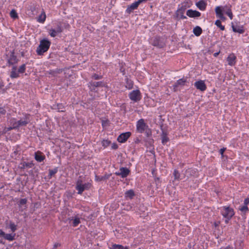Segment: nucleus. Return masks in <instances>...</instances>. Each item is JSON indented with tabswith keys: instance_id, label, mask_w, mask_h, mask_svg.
Returning <instances> with one entry per match:
<instances>
[{
	"instance_id": "1",
	"label": "nucleus",
	"mask_w": 249,
	"mask_h": 249,
	"mask_svg": "<svg viewBox=\"0 0 249 249\" xmlns=\"http://www.w3.org/2000/svg\"><path fill=\"white\" fill-rule=\"evenodd\" d=\"M104 86V84L102 81L91 82L89 84V94L92 97V99H96L100 97L98 88Z\"/></svg>"
},
{
	"instance_id": "2",
	"label": "nucleus",
	"mask_w": 249,
	"mask_h": 249,
	"mask_svg": "<svg viewBox=\"0 0 249 249\" xmlns=\"http://www.w3.org/2000/svg\"><path fill=\"white\" fill-rule=\"evenodd\" d=\"M51 44V42L47 39L41 40L36 50L37 54L39 55H43L49 50Z\"/></svg>"
},
{
	"instance_id": "3",
	"label": "nucleus",
	"mask_w": 249,
	"mask_h": 249,
	"mask_svg": "<svg viewBox=\"0 0 249 249\" xmlns=\"http://www.w3.org/2000/svg\"><path fill=\"white\" fill-rule=\"evenodd\" d=\"M220 213L225 218L226 223H228L229 220L231 219L234 214L233 209L228 206H223L221 207L220 208Z\"/></svg>"
},
{
	"instance_id": "4",
	"label": "nucleus",
	"mask_w": 249,
	"mask_h": 249,
	"mask_svg": "<svg viewBox=\"0 0 249 249\" xmlns=\"http://www.w3.org/2000/svg\"><path fill=\"white\" fill-rule=\"evenodd\" d=\"M149 130L148 125L143 119H140L136 123V131L139 133H147Z\"/></svg>"
},
{
	"instance_id": "5",
	"label": "nucleus",
	"mask_w": 249,
	"mask_h": 249,
	"mask_svg": "<svg viewBox=\"0 0 249 249\" xmlns=\"http://www.w3.org/2000/svg\"><path fill=\"white\" fill-rule=\"evenodd\" d=\"M91 184L89 182L83 184L81 181L78 180L76 183V189L78 190V193L81 194L85 190L89 188Z\"/></svg>"
},
{
	"instance_id": "6",
	"label": "nucleus",
	"mask_w": 249,
	"mask_h": 249,
	"mask_svg": "<svg viewBox=\"0 0 249 249\" xmlns=\"http://www.w3.org/2000/svg\"><path fill=\"white\" fill-rule=\"evenodd\" d=\"M226 8L227 6L224 7L216 6L215 8L216 17L219 18L222 20H225L226 18L224 16L223 12L225 11V9Z\"/></svg>"
},
{
	"instance_id": "7",
	"label": "nucleus",
	"mask_w": 249,
	"mask_h": 249,
	"mask_svg": "<svg viewBox=\"0 0 249 249\" xmlns=\"http://www.w3.org/2000/svg\"><path fill=\"white\" fill-rule=\"evenodd\" d=\"M129 98L134 102H137L141 99V92L139 90H134L129 94Z\"/></svg>"
},
{
	"instance_id": "8",
	"label": "nucleus",
	"mask_w": 249,
	"mask_h": 249,
	"mask_svg": "<svg viewBox=\"0 0 249 249\" xmlns=\"http://www.w3.org/2000/svg\"><path fill=\"white\" fill-rule=\"evenodd\" d=\"M236 56L233 53H231L228 56L226 61L228 65L230 66H234L236 63Z\"/></svg>"
},
{
	"instance_id": "9",
	"label": "nucleus",
	"mask_w": 249,
	"mask_h": 249,
	"mask_svg": "<svg viewBox=\"0 0 249 249\" xmlns=\"http://www.w3.org/2000/svg\"><path fill=\"white\" fill-rule=\"evenodd\" d=\"M185 9L186 7L185 6H181L178 8L176 12L177 17L181 19H186L187 17L184 15Z\"/></svg>"
},
{
	"instance_id": "10",
	"label": "nucleus",
	"mask_w": 249,
	"mask_h": 249,
	"mask_svg": "<svg viewBox=\"0 0 249 249\" xmlns=\"http://www.w3.org/2000/svg\"><path fill=\"white\" fill-rule=\"evenodd\" d=\"M130 136L131 132H130L123 133L118 136L117 140L119 142L124 143L127 141Z\"/></svg>"
},
{
	"instance_id": "11",
	"label": "nucleus",
	"mask_w": 249,
	"mask_h": 249,
	"mask_svg": "<svg viewBox=\"0 0 249 249\" xmlns=\"http://www.w3.org/2000/svg\"><path fill=\"white\" fill-rule=\"evenodd\" d=\"M194 86L197 89H199L201 91H205L207 89L206 85L204 81L203 80L196 81L194 83Z\"/></svg>"
},
{
	"instance_id": "12",
	"label": "nucleus",
	"mask_w": 249,
	"mask_h": 249,
	"mask_svg": "<svg viewBox=\"0 0 249 249\" xmlns=\"http://www.w3.org/2000/svg\"><path fill=\"white\" fill-rule=\"evenodd\" d=\"M139 5L140 4L137 1L132 3L127 6L125 10V13L128 14H131L134 10L137 9Z\"/></svg>"
},
{
	"instance_id": "13",
	"label": "nucleus",
	"mask_w": 249,
	"mask_h": 249,
	"mask_svg": "<svg viewBox=\"0 0 249 249\" xmlns=\"http://www.w3.org/2000/svg\"><path fill=\"white\" fill-rule=\"evenodd\" d=\"M186 15L190 18H196L199 17L201 16V13L196 10L189 9L186 11Z\"/></svg>"
},
{
	"instance_id": "14",
	"label": "nucleus",
	"mask_w": 249,
	"mask_h": 249,
	"mask_svg": "<svg viewBox=\"0 0 249 249\" xmlns=\"http://www.w3.org/2000/svg\"><path fill=\"white\" fill-rule=\"evenodd\" d=\"M2 236L4 239L8 241H13L15 236V233L6 234L1 230H0V237Z\"/></svg>"
},
{
	"instance_id": "15",
	"label": "nucleus",
	"mask_w": 249,
	"mask_h": 249,
	"mask_svg": "<svg viewBox=\"0 0 249 249\" xmlns=\"http://www.w3.org/2000/svg\"><path fill=\"white\" fill-rule=\"evenodd\" d=\"M129 172V170L127 168L122 167L120 169V172L117 173L116 174L120 176L122 178H125L128 175Z\"/></svg>"
},
{
	"instance_id": "16",
	"label": "nucleus",
	"mask_w": 249,
	"mask_h": 249,
	"mask_svg": "<svg viewBox=\"0 0 249 249\" xmlns=\"http://www.w3.org/2000/svg\"><path fill=\"white\" fill-rule=\"evenodd\" d=\"M196 5L200 10L204 11L206 10L207 4L204 0H200L197 2Z\"/></svg>"
},
{
	"instance_id": "17",
	"label": "nucleus",
	"mask_w": 249,
	"mask_h": 249,
	"mask_svg": "<svg viewBox=\"0 0 249 249\" xmlns=\"http://www.w3.org/2000/svg\"><path fill=\"white\" fill-rule=\"evenodd\" d=\"M18 62V60L17 59V57L16 55H14V54L13 53H12L9 59H8V63L9 65H14L15 64H17Z\"/></svg>"
},
{
	"instance_id": "18",
	"label": "nucleus",
	"mask_w": 249,
	"mask_h": 249,
	"mask_svg": "<svg viewBox=\"0 0 249 249\" xmlns=\"http://www.w3.org/2000/svg\"><path fill=\"white\" fill-rule=\"evenodd\" d=\"M232 29L234 32L238 33L239 34H243L245 32L244 27L243 26H232Z\"/></svg>"
},
{
	"instance_id": "19",
	"label": "nucleus",
	"mask_w": 249,
	"mask_h": 249,
	"mask_svg": "<svg viewBox=\"0 0 249 249\" xmlns=\"http://www.w3.org/2000/svg\"><path fill=\"white\" fill-rule=\"evenodd\" d=\"M46 18V15L45 11L42 9L41 14L37 18V21L39 23H43Z\"/></svg>"
},
{
	"instance_id": "20",
	"label": "nucleus",
	"mask_w": 249,
	"mask_h": 249,
	"mask_svg": "<svg viewBox=\"0 0 249 249\" xmlns=\"http://www.w3.org/2000/svg\"><path fill=\"white\" fill-rule=\"evenodd\" d=\"M10 77L11 78H16L19 77V73L17 71V67L13 66L10 73Z\"/></svg>"
},
{
	"instance_id": "21",
	"label": "nucleus",
	"mask_w": 249,
	"mask_h": 249,
	"mask_svg": "<svg viewBox=\"0 0 249 249\" xmlns=\"http://www.w3.org/2000/svg\"><path fill=\"white\" fill-rule=\"evenodd\" d=\"M202 33V30L200 27L197 26L193 29V33L196 36H199Z\"/></svg>"
},
{
	"instance_id": "22",
	"label": "nucleus",
	"mask_w": 249,
	"mask_h": 249,
	"mask_svg": "<svg viewBox=\"0 0 249 249\" xmlns=\"http://www.w3.org/2000/svg\"><path fill=\"white\" fill-rule=\"evenodd\" d=\"M35 159L38 162L42 161L44 159V156L42 154L41 152L35 153Z\"/></svg>"
},
{
	"instance_id": "23",
	"label": "nucleus",
	"mask_w": 249,
	"mask_h": 249,
	"mask_svg": "<svg viewBox=\"0 0 249 249\" xmlns=\"http://www.w3.org/2000/svg\"><path fill=\"white\" fill-rule=\"evenodd\" d=\"M151 43L152 45L154 46L160 47V39L158 36H156L152 38L151 39Z\"/></svg>"
},
{
	"instance_id": "24",
	"label": "nucleus",
	"mask_w": 249,
	"mask_h": 249,
	"mask_svg": "<svg viewBox=\"0 0 249 249\" xmlns=\"http://www.w3.org/2000/svg\"><path fill=\"white\" fill-rule=\"evenodd\" d=\"M225 14L229 16L231 19H232L233 15L230 7L227 6V8L225 9Z\"/></svg>"
},
{
	"instance_id": "25",
	"label": "nucleus",
	"mask_w": 249,
	"mask_h": 249,
	"mask_svg": "<svg viewBox=\"0 0 249 249\" xmlns=\"http://www.w3.org/2000/svg\"><path fill=\"white\" fill-rule=\"evenodd\" d=\"M134 196V193L133 191L130 190L127 191L125 193V197L126 198H129L130 199H132Z\"/></svg>"
},
{
	"instance_id": "26",
	"label": "nucleus",
	"mask_w": 249,
	"mask_h": 249,
	"mask_svg": "<svg viewBox=\"0 0 249 249\" xmlns=\"http://www.w3.org/2000/svg\"><path fill=\"white\" fill-rule=\"evenodd\" d=\"M239 210L242 213L245 214L248 212L249 208L248 206L243 205L239 207Z\"/></svg>"
},
{
	"instance_id": "27",
	"label": "nucleus",
	"mask_w": 249,
	"mask_h": 249,
	"mask_svg": "<svg viewBox=\"0 0 249 249\" xmlns=\"http://www.w3.org/2000/svg\"><path fill=\"white\" fill-rule=\"evenodd\" d=\"M110 249H128V248L121 245L113 244Z\"/></svg>"
},
{
	"instance_id": "28",
	"label": "nucleus",
	"mask_w": 249,
	"mask_h": 249,
	"mask_svg": "<svg viewBox=\"0 0 249 249\" xmlns=\"http://www.w3.org/2000/svg\"><path fill=\"white\" fill-rule=\"evenodd\" d=\"M49 35L51 37H55L57 34H58V32H56V30L54 29H51L49 30Z\"/></svg>"
},
{
	"instance_id": "29",
	"label": "nucleus",
	"mask_w": 249,
	"mask_h": 249,
	"mask_svg": "<svg viewBox=\"0 0 249 249\" xmlns=\"http://www.w3.org/2000/svg\"><path fill=\"white\" fill-rule=\"evenodd\" d=\"M215 25L219 28L221 30L224 31L225 30L224 26L222 25L221 22L220 20L217 19L215 22Z\"/></svg>"
},
{
	"instance_id": "30",
	"label": "nucleus",
	"mask_w": 249,
	"mask_h": 249,
	"mask_svg": "<svg viewBox=\"0 0 249 249\" xmlns=\"http://www.w3.org/2000/svg\"><path fill=\"white\" fill-rule=\"evenodd\" d=\"M57 32L59 34L63 32V29L62 26V24L60 22H58L56 25V28L55 29Z\"/></svg>"
},
{
	"instance_id": "31",
	"label": "nucleus",
	"mask_w": 249,
	"mask_h": 249,
	"mask_svg": "<svg viewBox=\"0 0 249 249\" xmlns=\"http://www.w3.org/2000/svg\"><path fill=\"white\" fill-rule=\"evenodd\" d=\"M10 16L14 19L18 18V15L15 10H12L10 13Z\"/></svg>"
},
{
	"instance_id": "32",
	"label": "nucleus",
	"mask_w": 249,
	"mask_h": 249,
	"mask_svg": "<svg viewBox=\"0 0 249 249\" xmlns=\"http://www.w3.org/2000/svg\"><path fill=\"white\" fill-rule=\"evenodd\" d=\"M25 70L26 65L24 64L19 67L18 69V72L19 73H23L25 71Z\"/></svg>"
},
{
	"instance_id": "33",
	"label": "nucleus",
	"mask_w": 249,
	"mask_h": 249,
	"mask_svg": "<svg viewBox=\"0 0 249 249\" xmlns=\"http://www.w3.org/2000/svg\"><path fill=\"white\" fill-rule=\"evenodd\" d=\"M80 222V219L78 217H75L72 222V225L74 227H76Z\"/></svg>"
},
{
	"instance_id": "34",
	"label": "nucleus",
	"mask_w": 249,
	"mask_h": 249,
	"mask_svg": "<svg viewBox=\"0 0 249 249\" xmlns=\"http://www.w3.org/2000/svg\"><path fill=\"white\" fill-rule=\"evenodd\" d=\"M186 82V80L184 78H181L178 80L177 82V85H184L185 83Z\"/></svg>"
},
{
	"instance_id": "35",
	"label": "nucleus",
	"mask_w": 249,
	"mask_h": 249,
	"mask_svg": "<svg viewBox=\"0 0 249 249\" xmlns=\"http://www.w3.org/2000/svg\"><path fill=\"white\" fill-rule=\"evenodd\" d=\"M169 141V139L167 136L165 134L162 135V143L163 144H165L167 143V142Z\"/></svg>"
},
{
	"instance_id": "36",
	"label": "nucleus",
	"mask_w": 249,
	"mask_h": 249,
	"mask_svg": "<svg viewBox=\"0 0 249 249\" xmlns=\"http://www.w3.org/2000/svg\"><path fill=\"white\" fill-rule=\"evenodd\" d=\"M110 143V142L107 140H103L102 143L104 147H106L108 146Z\"/></svg>"
},
{
	"instance_id": "37",
	"label": "nucleus",
	"mask_w": 249,
	"mask_h": 249,
	"mask_svg": "<svg viewBox=\"0 0 249 249\" xmlns=\"http://www.w3.org/2000/svg\"><path fill=\"white\" fill-rule=\"evenodd\" d=\"M9 227L13 232H15L17 230V226L13 223H11Z\"/></svg>"
},
{
	"instance_id": "38",
	"label": "nucleus",
	"mask_w": 249,
	"mask_h": 249,
	"mask_svg": "<svg viewBox=\"0 0 249 249\" xmlns=\"http://www.w3.org/2000/svg\"><path fill=\"white\" fill-rule=\"evenodd\" d=\"M27 201V200L26 198L21 199L18 202V205L20 207H21L22 205L26 204Z\"/></svg>"
},
{
	"instance_id": "39",
	"label": "nucleus",
	"mask_w": 249,
	"mask_h": 249,
	"mask_svg": "<svg viewBox=\"0 0 249 249\" xmlns=\"http://www.w3.org/2000/svg\"><path fill=\"white\" fill-rule=\"evenodd\" d=\"M28 123V121L27 120H19L18 122V126H21V125H24Z\"/></svg>"
},
{
	"instance_id": "40",
	"label": "nucleus",
	"mask_w": 249,
	"mask_h": 249,
	"mask_svg": "<svg viewBox=\"0 0 249 249\" xmlns=\"http://www.w3.org/2000/svg\"><path fill=\"white\" fill-rule=\"evenodd\" d=\"M92 78L95 80H99L102 78V76L101 75H98L96 73H94L92 75Z\"/></svg>"
},
{
	"instance_id": "41",
	"label": "nucleus",
	"mask_w": 249,
	"mask_h": 249,
	"mask_svg": "<svg viewBox=\"0 0 249 249\" xmlns=\"http://www.w3.org/2000/svg\"><path fill=\"white\" fill-rule=\"evenodd\" d=\"M174 176L175 177V179H178L179 178V173L177 170H175L174 172Z\"/></svg>"
},
{
	"instance_id": "42",
	"label": "nucleus",
	"mask_w": 249,
	"mask_h": 249,
	"mask_svg": "<svg viewBox=\"0 0 249 249\" xmlns=\"http://www.w3.org/2000/svg\"><path fill=\"white\" fill-rule=\"evenodd\" d=\"M57 172V169H54L53 170H50L49 171V175L51 176H52L53 175H54Z\"/></svg>"
},
{
	"instance_id": "43",
	"label": "nucleus",
	"mask_w": 249,
	"mask_h": 249,
	"mask_svg": "<svg viewBox=\"0 0 249 249\" xmlns=\"http://www.w3.org/2000/svg\"><path fill=\"white\" fill-rule=\"evenodd\" d=\"M127 83L128 85V88L129 89L132 88L133 87V83L132 82L131 80H129L128 79H127Z\"/></svg>"
},
{
	"instance_id": "44",
	"label": "nucleus",
	"mask_w": 249,
	"mask_h": 249,
	"mask_svg": "<svg viewBox=\"0 0 249 249\" xmlns=\"http://www.w3.org/2000/svg\"><path fill=\"white\" fill-rule=\"evenodd\" d=\"M249 204V197L246 198L244 201V205L248 206V205Z\"/></svg>"
},
{
	"instance_id": "45",
	"label": "nucleus",
	"mask_w": 249,
	"mask_h": 249,
	"mask_svg": "<svg viewBox=\"0 0 249 249\" xmlns=\"http://www.w3.org/2000/svg\"><path fill=\"white\" fill-rule=\"evenodd\" d=\"M64 27L66 29H69L70 28V27H71V26H70V25L68 23H65L64 24Z\"/></svg>"
},
{
	"instance_id": "46",
	"label": "nucleus",
	"mask_w": 249,
	"mask_h": 249,
	"mask_svg": "<svg viewBox=\"0 0 249 249\" xmlns=\"http://www.w3.org/2000/svg\"><path fill=\"white\" fill-rule=\"evenodd\" d=\"M225 150V148H221L220 150V153L222 155L224 152Z\"/></svg>"
},
{
	"instance_id": "47",
	"label": "nucleus",
	"mask_w": 249,
	"mask_h": 249,
	"mask_svg": "<svg viewBox=\"0 0 249 249\" xmlns=\"http://www.w3.org/2000/svg\"><path fill=\"white\" fill-rule=\"evenodd\" d=\"M220 249H232L231 247L230 246L226 247L225 248H221Z\"/></svg>"
},
{
	"instance_id": "48",
	"label": "nucleus",
	"mask_w": 249,
	"mask_h": 249,
	"mask_svg": "<svg viewBox=\"0 0 249 249\" xmlns=\"http://www.w3.org/2000/svg\"><path fill=\"white\" fill-rule=\"evenodd\" d=\"M95 179L96 180H101L100 179H99V177H98L97 176H96L95 177Z\"/></svg>"
},
{
	"instance_id": "49",
	"label": "nucleus",
	"mask_w": 249,
	"mask_h": 249,
	"mask_svg": "<svg viewBox=\"0 0 249 249\" xmlns=\"http://www.w3.org/2000/svg\"><path fill=\"white\" fill-rule=\"evenodd\" d=\"M112 147H113V148H116L117 146H116V145H115V144H114V145H113L112 146Z\"/></svg>"
},
{
	"instance_id": "50",
	"label": "nucleus",
	"mask_w": 249,
	"mask_h": 249,
	"mask_svg": "<svg viewBox=\"0 0 249 249\" xmlns=\"http://www.w3.org/2000/svg\"><path fill=\"white\" fill-rule=\"evenodd\" d=\"M3 87V85L0 84V89H1Z\"/></svg>"
},
{
	"instance_id": "51",
	"label": "nucleus",
	"mask_w": 249,
	"mask_h": 249,
	"mask_svg": "<svg viewBox=\"0 0 249 249\" xmlns=\"http://www.w3.org/2000/svg\"><path fill=\"white\" fill-rule=\"evenodd\" d=\"M218 54V53H215L214 54V55L215 56H217V55Z\"/></svg>"
},
{
	"instance_id": "52",
	"label": "nucleus",
	"mask_w": 249,
	"mask_h": 249,
	"mask_svg": "<svg viewBox=\"0 0 249 249\" xmlns=\"http://www.w3.org/2000/svg\"><path fill=\"white\" fill-rule=\"evenodd\" d=\"M11 129H12V127H9V128H8V130H11Z\"/></svg>"
}]
</instances>
